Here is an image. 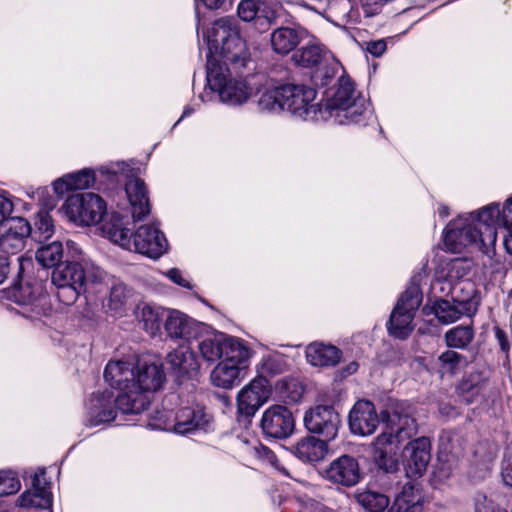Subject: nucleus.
<instances>
[{
	"label": "nucleus",
	"instance_id": "20",
	"mask_svg": "<svg viewBox=\"0 0 512 512\" xmlns=\"http://www.w3.org/2000/svg\"><path fill=\"white\" fill-rule=\"evenodd\" d=\"M358 461L350 455H342L333 460L325 470V478L337 485L352 487L361 480Z\"/></svg>",
	"mask_w": 512,
	"mask_h": 512
},
{
	"label": "nucleus",
	"instance_id": "61",
	"mask_svg": "<svg viewBox=\"0 0 512 512\" xmlns=\"http://www.w3.org/2000/svg\"><path fill=\"white\" fill-rule=\"evenodd\" d=\"M503 226L512 228V198L506 201L502 209Z\"/></svg>",
	"mask_w": 512,
	"mask_h": 512
},
{
	"label": "nucleus",
	"instance_id": "19",
	"mask_svg": "<svg viewBox=\"0 0 512 512\" xmlns=\"http://www.w3.org/2000/svg\"><path fill=\"white\" fill-rule=\"evenodd\" d=\"M119 414L125 415L118 408L112 392L93 394L89 399L87 421L91 426L115 421Z\"/></svg>",
	"mask_w": 512,
	"mask_h": 512
},
{
	"label": "nucleus",
	"instance_id": "33",
	"mask_svg": "<svg viewBox=\"0 0 512 512\" xmlns=\"http://www.w3.org/2000/svg\"><path fill=\"white\" fill-rule=\"evenodd\" d=\"M167 363L177 378L197 373L199 364L196 356L187 346H180L167 355Z\"/></svg>",
	"mask_w": 512,
	"mask_h": 512
},
{
	"label": "nucleus",
	"instance_id": "57",
	"mask_svg": "<svg viewBox=\"0 0 512 512\" xmlns=\"http://www.w3.org/2000/svg\"><path fill=\"white\" fill-rule=\"evenodd\" d=\"M69 178L67 175H64L53 182V190L58 197H62L65 193L72 191L71 185H69Z\"/></svg>",
	"mask_w": 512,
	"mask_h": 512
},
{
	"label": "nucleus",
	"instance_id": "7",
	"mask_svg": "<svg viewBox=\"0 0 512 512\" xmlns=\"http://www.w3.org/2000/svg\"><path fill=\"white\" fill-rule=\"evenodd\" d=\"M240 352H234L223 358L213 368L210 374L211 382L214 386L231 389L239 384L246 376L249 367L250 352L246 346L239 349Z\"/></svg>",
	"mask_w": 512,
	"mask_h": 512
},
{
	"label": "nucleus",
	"instance_id": "42",
	"mask_svg": "<svg viewBox=\"0 0 512 512\" xmlns=\"http://www.w3.org/2000/svg\"><path fill=\"white\" fill-rule=\"evenodd\" d=\"M445 343L449 348L465 349L474 339L472 326H456L449 329L444 335Z\"/></svg>",
	"mask_w": 512,
	"mask_h": 512
},
{
	"label": "nucleus",
	"instance_id": "44",
	"mask_svg": "<svg viewBox=\"0 0 512 512\" xmlns=\"http://www.w3.org/2000/svg\"><path fill=\"white\" fill-rule=\"evenodd\" d=\"M276 391L285 402L296 403L303 397L304 387L295 378H285L277 382Z\"/></svg>",
	"mask_w": 512,
	"mask_h": 512
},
{
	"label": "nucleus",
	"instance_id": "8",
	"mask_svg": "<svg viewBox=\"0 0 512 512\" xmlns=\"http://www.w3.org/2000/svg\"><path fill=\"white\" fill-rule=\"evenodd\" d=\"M381 419L386 426L382 433L392 434L394 441L400 443L417 434V423L411 414V406L405 402L392 400L381 411Z\"/></svg>",
	"mask_w": 512,
	"mask_h": 512
},
{
	"label": "nucleus",
	"instance_id": "38",
	"mask_svg": "<svg viewBox=\"0 0 512 512\" xmlns=\"http://www.w3.org/2000/svg\"><path fill=\"white\" fill-rule=\"evenodd\" d=\"M109 284L108 308L114 313L122 312L127 306L133 291L122 281L107 275L103 283Z\"/></svg>",
	"mask_w": 512,
	"mask_h": 512
},
{
	"label": "nucleus",
	"instance_id": "34",
	"mask_svg": "<svg viewBox=\"0 0 512 512\" xmlns=\"http://www.w3.org/2000/svg\"><path fill=\"white\" fill-rule=\"evenodd\" d=\"M342 352L336 346L311 343L306 348L307 361L317 367H333L340 361Z\"/></svg>",
	"mask_w": 512,
	"mask_h": 512
},
{
	"label": "nucleus",
	"instance_id": "58",
	"mask_svg": "<svg viewBox=\"0 0 512 512\" xmlns=\"http://www.w3.org/2000/svg\"><path fill=\"white\" fill-rule=\"evenodd\" d=\"M387 45L384 40L370 41L366 44V50L375 57L381 56L386 51Z\"/></svg>",
	"mask_w": 512,
	"mask_h": 512
},
{
	"label": "nucleus",
	"instance_id": "13",
	"mask_svg": "<svg viewBox=\"0 0 512 512\" xmlns=\"http://www.w3.org/2000/svg\"><path fill=\"white\" fill-rule=\"evenodd\" d=\"M304 425L310 433L318 434L328 442L337 437L341 418L333 406L317 405L305 413Z\"/></svg>",
	"mask_w": 512,
	"mask_h": 512
},
{
	"label": "nucleus",
	"instance_id": "4",
	"mask_svg": "<svg viewBox=\"0 0 512 512\" xmlns=\"http://www.w3.org/2000/svg\"><path fill=\"white\" fill-rule=\"evenodd\" d=\"M133 374L132 389L116 397L118 408L124 414H140L146 410L152 393L162 386L165 379L162 365L146 358L138 359Z\"/></svg>",
	"mask_w": 512,
	"mask_h": 512
},
{
	"label": "nucleus",
	"instance_id": "36",
	"mask_svg": "<svg viewBox=\"0 0 512 512\" xmlns=\"http://www.w3.org/2000/svg\"><path fill=\"white\" fill-rule=\"evenodd\" d=\"M166 311L158 306L148 303L139 304L136 308V317L143 329L152 337L160 334L161 324L165 321Z\"/></svg>",
	"mask_w": 512,
	"mask_h": 512
},
{
	"label": "nucleus",
	"instance_id": "10",
	"mask_svg": "<svg viewBox=\"0 0 512 512\" xmlns=\"http://www.w3.org/2000/svg\"><path fill=\"white\" fill-rule=\"evenodd\" d=\"M469 221L475 225L477 230L482 234V253L490 260H493L496 257V225H503L502 210H500L499 205L491 204L478 212L471 213Z\"/></svg>",
	"mask_w": 512,
	"mask_h": 512
},
{
	"label": "nucleus",
	"instance_id": "63",
	"mask_svg": "<svg viewBox=\"0 0 512 512\" xmlns=\"http://www.w3.org/2000/svg\"><path fill=\"white\" fill-rule=\"evenodd\" d=\"M496 338L499 342V345L503 351H507L509 349V344L506 339L505 332L500 328H496L495 331Z\"/></svg>",
	"mask_w": 512,
	"mask_h": 512
},
{
	"label": "nucleus",
	"instance_id": "14",
	"mask_svg": "<svg viewBox=\"0 0 512 512\" xmlns=\"http://www.w3.org/2000/svg\"><path fill=\"white\" fill-rule=\"evenodd\" d=\"M260 426L266 436L283 439L292 435L295 420L292 412L287 407L273 405L264 411Z\"/></svg>",
	"mask_w": 512,
	"mask_h": 512
},
{
	"label": "nucleus",
	"instance_id": "12",
	"mask_svg": "<svg viewBox=\"0 0 512 512\" xmlns=\"http://www.w3.org/2000/svg\"><path fill=\"white\" fill-rule=\"evenodd\" d=\"M195 339L201 357L210 363L221 361L234 352L239 353V349L245 346L241 339L222 332H211L206 335H200L199 332L198 338Z\"/></svg>",
	"mask_w": 512,
	"mask_h": 512
},
{
	"label": "nucleus",
	"instance_id": "55",
	"mask_svg": "<svg viewBox=\"0 0 512 512\" xmlns=\"http://www.w3.org/2000/svg\"><path fill=\"white\" fill-rule=\"evenodd\" d=\"M277 18V13L275 10L268 8L266 5L262 8L260 3L258 2V28L260 26L268 27L271 25L275 19Z\"/></svg>",
	"mask_w": 512,
	"mask_h": 512
},
{
	"label": "nucleus",
	"instance_id": "32",
	"mask_svg": "<svg viewBox=\"0 0 512 512\" xmlns=\"http://www.w3.org/2000/svg\"><path fill=\"white\" fill-rule=\"evenodd\" d=\"M134 364L128 361H110L104 370L105 381L113 388L124 393L132 389Z\"/></svg>",
	"mask_w": 512,
	"mask_h": 512
},
{
	"label": "nucleus",
	"instance_id": "53",
	"mask_svg": "<svg viewBox=\"0 0 512 512\" xmlns=\"http://www.w3.org/2000/svg\"><path fill=\"white\" fill-rule=\"evenodd\" d=\"M474 512H506L483 494H477L474 498Z\"/></svg>",
	"mask_w": 512,
	"mask_h": 512
},
{
	"label": "nucleus",
	"instance_id": "54",
	"mask_svg": "<svg viewBox=\"0 0 512 512\" xmlns=\"http://www.w3.org/2000/svg\"><path fill=\"white\" fill-rule=\"evenodd\" d=\"M14 210L12 199L6 193H0V225L10 220Z\"/></svg>",
	"mask_w": 512,
	"mask_h": 512
},
{
	"label": "nucleus",
	"instance_id": "43",
	"mask_svg": "<svg viewBox=\"0 0 512 512\" xmlns=\"http://www.w3.org/2000/svg\"><path fill=\"white\" fill-rule=\"evenodd\" d=\"M437 362L439 372L442 375H455L461 368L467 365V359L464 355L450 349L441 353L437 358Z\"/></svg>",
	"mask_w": 512,
	"mask_h": 512
},
{
	"label": "nucleus",
	"instance_id": "64",
	"mask_svg": "<svg viewBox=\"0 0 512 512\" xmlns=\"http://www.w3.org/2000/svg\"><path fill=\"white\" fill-rule=\"evenodd\" d=\"M506 234L504 236V247L510 255H512V228L504 227Z\"/></svg>",
	"mask_w": 512,
	"mask_h": 512
},
{
	"label": "nucleus",
	"instance_id": "52",
	"mask_svg": "<svg viewBox=\"0 0 512 512\" xmlns=\"http://www.w3.org/2000/svg\"><path fill=\"white\" fill-rule=\"evenodd\" d=\"M237 13L242 21H254L256 19V0H241Z\"/></svg>",
	"mask_w": 512,
	"mask_h": 512
},
{
	"label": "nucleus",
	"instance_id": "24",
	"mask_svg": "<svg viewBox=\"0 0 512 512\" xmlns=\"http://www.w3.org/2000/svg\"><path fill=\"white\" fill-rule=\"evenodd\" d=\"M204 326L186 314L173 310L165 317L164 329L171 339H191L198 338V333Z\"/></svg>",
	"mask_w": 512,
	"mask_h": 512
},
{
	"label": "nucleus",
	"instance_id": "25",
	"mask_svg": "<svg viewBox=\"0 0 512 512\" xmlns=\"http://www.w3.org/2000/svg\"><path fill=\"white\" fill-rule=\"evenodd\" d=\"M310 37L302 27H279L270 36L272 50L281 56L295 51L297 46Z\"/></svg>",
	"mask_w": 512,
	"mask_h": 512
},
{
	"label": "nucleus",
	"instance_id": "28",
	"mask_svg": "<svg viewBox=\"0 0 512 512\" xmlns=\"http://www.w3.org/2000/svg\"><path fill=\"white\" fill-rule=\"evenodd\" d=\"M285 362L281 355L267 354L263 356L260 369H258V389H261V395L258 393V408L267 401L271 392V385L267 377L281 374L285 370Z\"/></svg>",
	"mask_w": 512,
	"mask_h": 512
},
{
	"label": "nucleus",
	"instance_id": "15",
	"mask_svg": "<svg viewBox=\"0 0 512 512\" xmlns=\"http://www.w3.org/2000/svg\"><path fill=\"white\" fill-rule=\"evenodd\" d=\"M381 419L378 415L375 405L369 400L357 401L348 415V424L352 434L358 436L372 435Z\"/></svg>",
	"mask_w": 512,
	"mask_h": 512
},
{
	"label": "nucleus",
	"instance_id": "16",
	"mask_svg": "<svg viewBox=\"0 0 512 512\" xmlns=\"http://www.w3.org/2000/svg\"><path fill=\"white\" fill-rule=\"evenodd\" d=\"M32 233L29 222L21 217L11 218L0 225V250L8 254H17L25 247Z\"/></svg>",
	"mask_w": 512,
	"mask_h": 512
},
{
	"label": "nucleus",
	"instance_id": "35",
	"mask_svg": "<svg viewBox=\"0 0 512 512\" xmlns=\"http://www.w3.org/2000/svg\"><path fill=\"white\" fill-rule=\"evenodd\" d=\"M487 384L488 378L482 372L474 371L463 377L456 391L466 404H471L483 395Z\"/></svg>",
	"mask_w": 512,
	"mask_h": 512
},
{
	"label": "nucleus",
	"instance_id": "46",
	"mask_svg": "<svg viewBox=\"0 0 512 512\" xmlns=\"http://www.w3.org/2000/svg\"><path fill=\"white\" fill-rule=\"evenodd\" d=\"M282 99V84L272 85L261 92L258 105L263 110L269 112H279L283 111Z\"/></svg>",
	"mask_w": 512,
	"mask_h": 512
},
{
	"label": "nucleus",
	"instance_id": "59",
	"mask_svg": "<svg viewBox=\"0 0 512 512\" xmlns=\"http://www.w3.org/2000/svg\"><path fill=\"white\" fill-rule=\"evenodd\" d=\"M166 275L172 282L178 284L179 286H182L187 289L192 288L189 281L186 280L185 278H183L181 271L178 270L177 268H172V269L168 270Z\"/></svg>",
	"mask_w": 512,
	"mask_h": 512
},
{
	"label": "nucleus",
	"instance_id": "9",
	"mask_svg": "<svg viewBox=\"0 0 512 512\" xmlns=\"http://www.w3.org/2000/svg\"><path fill=\"white\" fill-rule=\"evenodd\" d=\"M10 293L20 307L18 312L28 319H38L49 310L47 294L39 283H16Z\"/></svg>",
	"mask_w": 512,
	"mask_h": 512
},
{
	"label": "nucleus",
	"instance_id": "40",
	"mask_svg": "<svg viewBox=\"0 0 512 512\" xmlns=\"http://www.w3.org/2000/svg\"><path fill=\"white\" fill-rule=\"evenodd\" d=\"M35 257L41 266L55 268L57 265L61 264L63 245L60 241L42 245L37 249Z\"/></svg>",
	"mask_w": 512,
	"mask_h": 512
},
{
	"label": "nucleus",
	"instance_id": "5",
	"mask_svg": "<svg viewBox=\"0 0 512 512\" xmlns=\"http://www.w3.org/2000/svg\"><path fill=\"white\" fill-rule=\"evenodd\" d=\"M422 302V294L417 286L408 287L399 298L387 323L389 335L404 340L413 331V319Z\"/></svg>",
	"mask_w": 512,
	"mask_h": 512
},
{
	"label": "nucleus",
	"instance_id": "49",
	"mask_svg": "<svg viewBox=\"0 0 512 512\" xmlns=\"http://www.w3.org/2000/svg\"><path fill=\"white\" fill-rule=\"evenodd\" d=\"M69 178V185L72 190L87 189L95 181L94 172L90 169H83L75 173L66 174Z\"/></svg>",
	"mask_w": 512,
	"mask_h": 512
},
{
	"label": "nucleus",
	"instance_id": "17",
	"mask_svg": "<svg viewBox=\"0 0 512 512\" xmlns=\"http://www.w3.org/2000/svg\"><path fill=\"white\" fill-rule=\"evenodd\" d=\"M237 412L238 423L246 430V434L240 437L245 444L251 442V438L255 436L252 429L253 418L256 414V378L250 380L237 394Z\"/></svg>",
	"mask_w": 512,
	"mask_h": 512
},
{
	"label": "nucleus",
	"instance_id": "2",
	"mask_svg": "<svg viewBox=\"0 0 512 512\" xmlns=\"http://www.w3.org/2000/svg\"><path fill=\"white\" fill-rule=\"evenodd\" d=\"M101 229L110 241L129 251L156 259L167 250V239L158 226L145 224L138 227L134 233H130L119 212L111 213L103 222Z\"/></svg>",
	"mask_w": 512,
	"mask_h": 512
},
{
	"label": "nucleus",
	"instance_id": "41",
	"mask_svg": "<svg viewBox=\"0 0 512 512\" xmlns=\"http://www.w3.org/2000/svg\"><path fill=\"white\" fill-rule=\"evenodd\" d=\"M354 84L349 77L341 76L337 83L336 91L331 98V107L343 110L349 105L355 96Z\"/></svg>",
	"mask_w": 512,
	"mask_h": 512
},
{
	"label": "nucleus",
	"instance_id": "31",
	"mask_svg": "<svg viewBox=\"0 0 512 512\" xmlns=\"http://www.w3.org/2000/svg\"><path fill=\"white\" fill-rule=\"evenodd\" d=\"M125 192L134 221H139L150 213L149 199L143 180L131 177L125 184Z\"/></svg>",
	"mask_w": 512,
	"mask_h": 512
},
{
	"label": "nucleus",
	"instance_id": "48",
	"mask_svg": "<svg viewBox=\"0 0 512 512\" xmlns=\"http://www.w3.org/2000/svg\"><path fill=\"white\" fill-rule=\"evenodd\" d=\"M21 483L16 474L10 470L0 471V497L18 492Z\"/></svg>",
	"mask_w": 512,
	"mask_h": 512
},
{
	"label": "nucleus",
	"instance_id": "56",
	"mask_svg": "<svg viewBox=\"0 0 512 512\" xmlns=\"http://www.w3.org/2000/svg\"><path fill=\"white\" fill-rule=\"evenodd\" d=\"M501 476L507 486L512 487V451L504 454L501 467Z\"/></svg>",
	"mask_w": 512,
	"mask_h": 512
},
{
	"label": "nucleus",
	"instance_id": "18",
	"mask_svg": "<svg viewBox=\"0 0 512 512\" xmlns=\"http://www.w3.org/2000/svg\"><path fill=\"white\" fill-rule=\"evenodd\" d=\"M482 234L469 220L466 224L450 223L444 235V243L452 253H461L463 249L474 246L482 252Z\"/></svg>",
	"mask_w": 512,
	"mask_h": 512
},
{
	"label": "nucleus",
	"instance_id": "30",
	"mask_svg": "<svg viewBox=\"0 0 512 512\" xmlns=\"http://www.w3.org/2000/svg\"><path fill=\"white\" fill-rule=\"evenodd\" d=\"M211 417L200 407L181 408L175 416L174 431L189 434L196 430H205Z\"/></svg>",
	"mask_w": 512,
	"mask_h": 512
},
{
	"label": "nucleus",
	"instance_id": "3",
	"mask_svg": "<svg viewBox=\"0 0 512 512\" xmlns=\"http://www.w3.org/2000/svg\"><path fill=\"white\" fill-rule=\"evenodd\" d=\"M107 273L89 258L65 261L57 265L51 274V281L57 287V296L66 305L73 304L85 292L87 284H101Z\"/></svg>",
	"mask_w": 512,
	"mask_h": 512
},
{
	"label": "nucleus",
	"instance_id": "45",
	"mask_svg": "<svg viewBox=\"0 0 512 512\" xmlns=\"http://www.w3.org/2000/svg\"><path fill=\"white\" fill-rule=\"evenodd\" d=\"M55 232L53 220L47 211L38 212L34 228L29 236L37 242H44L52 237Z\"/></svg>",
	"mask_w": 512,
	"mask_h": 512
},
{
	"label": "nucleus",
	"instance_id": "62",
	"mask_svg": "<svg viewBox=\"0 0 512 512\" xmlns=\"http://www.w3.org/2000/svg\"><path fill=\"white\" fill-rule=\"evenodd\" d=\"M10 271V263L8 258H0V284L4 282Z\"/></svg>",
	"mask_w": 512,
	"mask_h": 512
},
{
	"label": "nucleus",
	"instance_id": "22",
	"mask_svg": "<svg viewBox=\"0 0 512 512\" xmlns=\"http://www.w3.org/2000/svg\"><path fill=\"white\" fill-rule=\"evenodd\" d=\"M405 469L409 477H420L426 471L431 459V443L427 437H419L408 443L404 449Z\"/></svg>",
	"mask_w": 512,
	"mask_h": 512
},
{
	"label": "nucleus",
	"instance_id": "37",
	"mask_svg": "<svg viewBox=\"0 0 512 512\" xmlns=\"http://www.w3.org/2000/svg\"><path fill=\"white\" fill-rule=\"evenodd\" d=\"M423 496L421 491L413 484L407 483L387 512H421Z\"/></svg>",
	"mask_w": 512,
	"mask_h": 512
},
{
	"label": "nucleus",
	"instance_id": "23",
	"mask_svg": "<svg viewBox=\"0 0 512 512\" xmlns=\"http://www.w3.org/2000/svg\"><path fill=\"white\" fill-rule=\"evenodd\" d=\"M327 61L335 64L334 56L324 45L314 40L296 49L291 56L295 66L306 69H319Z\"/></svg>",
	"mask_w": 512,
	"mask_h": 512
},
{
	"label": "nucleus",
	"instance_id": "27",
	"mask_svg": "<svg viewBox=\"0 0 512 512\" xmlns=\"http://www.w3.org/2000/svg\"><path fill=\"white\" fill-rule=\"evenodd\" d=\"M399 442L394 441L392 434L381 433L374 441V459L379 468L387 473H393L398 469L396 451Z\"/></svg>",
	"mask_w": 512,
	"mask_h": 512
},
{
	"label": "nucleus",
	"instance_id": "21",
	"mask_svg": "<svg viewBox=\"0 0 512 512\" xmlns=\"http://www.w3.org/2000/svg\"><path fill=\"white\" fill-rule=\"evenodd\" d=\"M45 470L39 469L32 478V487L24 491L17 499V505L27 509H50L52 493L46 482Z\"/></svg>",
	"mask_w": 512,
	"mask_h": 512
},
{
	"label": "nucleus",
	"instance_id": "6",
	"mask_svg": "<svg viewBox=\"0 0 512 512\" xmlns=\"http://www.w3.org/2000/svg\"><path fill=\"white\" fill-rule=\"evenodd\" d=\"M62 209L72 222L88 226L102 220L106 212V203L95 193H77L66 199Z\"/></svg>",
	"mask_w": 512,
	"mask_h": 512
},
{
	"label": "nucleus",
	"instance_id": "60",
	"mask_svg": "<svg viewBox=\"0 0 512 512\" xmlns=\"http://www.w3.org/2000/svg\"><path fill=\"white\" fill-rule=\"evenodd\" d=\"M159 414L158 417L154 418V422L149 423V426H151L153 429H160V430H166L169 428L168 424V415L166 413L157 412Z\"/></svg>",
	"mask_w": 512,
	"mask_h": 512
},
{
	"label": "nucleus",
	"instance_id": "29",
	"mask_svg": "<svg viewBox=\"0 0 512 512\" xmlns=\"http://www.w3.org/2000/svg\"><path fill=\"white\" fill-rule=\"evenodd\" d=\"M434 314L442 324H450L458 321L463 315L471 317L477 311L475 302L471 300L456 301L440 299L433 306Z\"/></svg>",
	"mask_w": 512,
	"mask_h": 512
},
{
	"label": "nucleus",
	"instance_id": "26",
	"mask_svg": "<svg viewBox=\"0 0 512 512\" xmlns=\"http://www.w3.org/2000/svg\"><path fill=\"white\" fill-rule=\"evenodd\" d=\"M289 451L303 463L322 461L328 453L327 441L308 435L289 447Z\"/></svg>",
	"mask_w": 512,
	"mask_h": 512
},
{
	"label": "nucleus",
	"instance_id": "39",
	"mask_svg": "<svg viewBox=\"0 0 512 512\" xmlns=\"http://www.w3.org/2000/svg\"><path fill=\"white\" fill-rule=\"evenodd\" d=\"M341 111L343 112V117L346 119L345 123L347 124L364 125L371 117L370 104L368 100L361 95H357L356 98H353V101ZM340 123H344V121L341 120Z\"/></svg>",
	"mask_w": 512,
	"mask_h": 512
},
{
	"label": "nucleus",
	"instance_id": "1",
	"mask_svg": "<svg viewBox=\"0 0 512 512\" xmlns=\"http://www.w3.org/2000/svg\"><path fill=\"white\" fill-rule=\"evenodd\" d=\"M207 85L218 93L220 100L230 105H241L252 95L245 80L232 78L229 62L236 72L242 73L253 63L247 43L241 38L233 19L216 20L207 32Z\"/></svg>",
	"mask_w": 512,
	"mask_h": 512
},
{
	"label": "nucleus",
	"instance_id": "51",
	"mask_svg": "<svg viewBox=\"0 0 512 512\" xmlns=\"http://www.w3.org/2000/svg\"><path fill=\"white\" fill-rule=\"evenodd\" d=\"M340 68L341 65L336 59L335 64L332 61H327L319 69H316V77L320 79L322 86H326L335 77Z\"/></svg>",
	"mask_w": 512,
	"mask_h": 512
},
{
	"label": "nucleus",
	"instance_id": "47",
	"mask_svg": "<svg viewBox=\"0 0 512 512\" xmlns=\"http://www.w3.org/2000/svg\"><path fill=\"white\" fill-rule=\"evenodd\" d=\"M356 499L369 512H382L389 505L386 495L370 490L358 493Z\"/></svg>",
	"mask_w": 512,
	"mask_h": 512
},
{
	"label": "nucleus",
	"instance_id": "11",
	"mask_svg": "<svg viewBox=\"0 0 512 512\" xmlns=\"http://www.w3.org/2000/svg\"><path fill=\"white\" fill-rule=\"evenodd\" d=\"M316 91L313 88L298 84H282V106L292 115L303 120L313 119L318 111L313 104Z\"/></svg>",
	"mask_w": 512,
	"mask_h": 512
},
{
	"label": "nucleus",
	"instance_id": "50",
	"mask_svg": "<svg viewBox=\"0 0 512 512\" xmlns=\"http://www.w3.org/2000/svg\"><path fill=\"white\" fill-rule=\"evenodd\" d=\"M258 459L263 463L270 465L276 471H279L284 475H289L287 469L280 464L276 454L268 447L264 445L258 446Z\"/></svg>",
	"mask_w": 512,
	"mask_h": 512
}]
</instances>
